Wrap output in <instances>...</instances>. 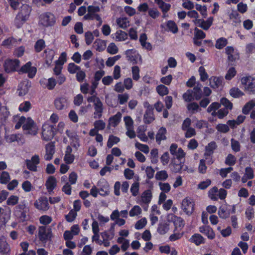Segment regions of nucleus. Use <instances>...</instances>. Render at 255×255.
<instances>
[{"instance_id": "obj_56", "label": "nucleus", "mask_w": 255, "mask_h": 255, "mask_svg": "<svg viewBox=\"0 0 255 255\" xmlns=\"http://www.w3.org/2000/svg\"><path fill=\"white\" fill-rule=\"evenodd\" d=\"M221 108V104L219 102H213L207 108V112L209 113L216 112Z\"/></svg>"}, {"instance_id": "obj_38", "label": "nucleus", "mask_w": 255, "mask_h": 255, "mask_svg": "<svg viewBox=\"0 0 255 255\" xmlns=\"http://www.w3.org/2000/svg\"><path fill=\"white\" fill-rule=\"evenodd\" d=\"M255 106V102L253 100L249 101L243 107L242 109V113L244 115H248Z\"/></svg>"}, {"instance_id": "obj_61", "label": "nucleus", "mask_w": 255, "mask_h": 255, "mask_svg": "<svg viewBox=\"0 0 255 255\" xmlns=\"http://www.w3.org/2000/svg\"><path fill=\"white\" fill-rule=\"evenodd\" d=\"M231 147L232 150L236 152H239L241 150V145L239 141L235 139L234 138H232L231 140Z\"/></svg>"}, {"instance_id": "obj_4", "label": "nucleus", "mask_w": 255, "mask_h": 255, "mask_svg": "<svg viewBox=\"0 0 255 255\" xmlns=\"http://www.w3.org/2000/svg\"><path fill=\"white\" fill-rule=\"evenodd\" d=\"M29 207L26 205L25 200L21 201L14 208V215L22 221L26 219V214L29 212Z\"/></svg>"}, {"instance_id": "obj_5", "label": "nucleus", "mask_w": 255, "mask_h": 255, "mask_svg": "<svg viewBox=\"0 0 255 255\" xmlns=\"http://www.w3.org/2000/svg\"><path fill=\"white\" fill-rule=\"evenodd\" d=\"M56 21L55 15L50 12L43 13L39 16V23L44 27L52 26L55 24Z\"/></svg>"}, {"instance_id": "obj_39", "label": "nucleus", "mask_w": 255, "mask_h": 255, "mask_svg": "<svg viewBox=\"0 0 255 255\" xmlns=\"http://www.w3.org/2000/svg\"><path fill=\"white\" fill-rule=\"evenodd\" d=\"M31 8L28 5H23L21 8L20 12L18 13V14H21V17H23L24 19L27 20Z\"/></svg>"}, {"instance_id": "obj_15", "label": "nucleus", "mask_w": 255, "mask_h": 255, "mask_svg": "<svg viewBox=\"0 0 255 255\" xmlns=\"http://www.w3.org/2000/svg\"><path fill=\"white\" fill-rule=\"evenodd\" d=\"M31 66V65H23L19 71V73H27L28 78H33L36 73L37 69Z\"/></svg>"}, {"instance_id": "obj_33", "label": "nucleus", "mask_w": 255, "mask_h": 255, "mask_svg": "<svg viewBox=\"0 0 255 255\" xmlns=\"http://www.w3.org/2000/svg\"><path fill=\"white\" fill-rule=\"evenodd\" d=\"M122 118V114L118 112L116 115L109 119V123L113 127H116L120 123Z\"/></svg>"}, {"instance_id": "obj_19", "label": "nucleus", "mask_w": 255, "mask_h": 255, "mask_svg": "<svg viewBox=\"0 0 255 255\" xmlns=\"http://www.w3.org/2000/svg\"><path fill=\"white\" fill-rule=\"evenodd\" d=\"M100 11V7L98 5H91L87 7V13L84 15L83 19L85 20L94 19V16L96 12Z\"/></svg>"}, {"instance_id": "obj_63", "label": "nucleus", "mask_w": 255, "mask_h": 255, "mask_svg": "<svg viewBox=\"0 0 255 255\" xmlns=\"http://www.w3.org/2000/svg\"><path fill=\"white\" fill-rule=\"evenodd\" d=\"M139 184L138 182H134L130 187V192L134 197L136 196L139 192Z\"/></svg>"}, {"instance_id": "obj_25", "label": "nucleus", "mask_w": 255, "mask_h": 255, "mask_svg": "<svg viewBox=\"0 0 255 255\" xmlns=\"http://www.w3.org/2000/svg\"><path fill=\"white\" fill-rule=\"evenodd\" d=\"M167 133V130L165 128L162 127L159 128L156 134V141L158 144L161 143V140H164L166 139V134Z\"/></svg>"}, {"instance_id": "obj_23", "label": "nucleus", "mask_w": 255, "mask_h": 255, "mask_svg": "<svg viewBox=\"0 0 255 255\" xmlns=\"http://www.w3.org/2000/svg\"><path fill=\"white\" fill-rule=\"evenodd\" d=\"M184 165V162L180 160L174 159L171 164V168L173 172L180 173Z\"/></svg>"}, {"instance_id": "obj_55", "label": "nucleus", "mask_w": 255, "mask_h": 255, "mask_svg": "<svg viewBox=\"0 0 255 255\" xmlns=\"http://www.w3.org/2000/svg\"><path fill=\"white\" fill-rule=\"evenodd\" d=\"M236 158L233 154L229 153L226 158L225 164L229 166H232L234 165L236 163Z\"/></svg>"}, {"instance_id": "obj_48", "label": "nucleus", "mask_w": 255, "mask_h": 255, "mask_svg": "<svg viewBox=\"0 0 255 255\" xmlns=\"http://www.w3.org/2000/svg\"><path fill=\"white\" fill-rule=\"evenodd\" d=\"M220 104H221V106L223 105L224 106V108H225L228 110H232L233 109V103L225 97L222 98L220 99Z\"/></svg>"}, {"instance_id": "obj_30", "label": "nucleus", "mask_w": 255, "mask_h": 255, "mask_svg": "<svg viewBox=\"0 0 255 255\" xmlns=\"http://www.w3.org/2000/svg\"><path fill=\"white\" fill-rule=\"evenodd\" d=\"M156 3L158 5L163 13V17H166V13L169 10L171 5L163 1V0H154Z\"/></svg>"}, {"instance_id": "obj_57", "label": "nucleus", "mask_w": 255, "mask_h": 255, "mask_svg": "<svg viewBox=\"0 0 255 255\" xmlns=\"http://www.w3.org/2000/svg\"><path fill=\"white\" fill-rule=\"evenodd\" d=\"M52 221V218L48 215H42L39 218V222L41 224L43 225V226L49 224Z\"/></svg>"}, {"instance_id": "obj_59", "label": "nucleus", "mask_w": 255, "mask_h": 255, "mask_svg": "<svg viewBox=\"0 0 255 255\" xmlns=\"http://www.w3.org/2000/svg\"><path fill=\"white\" fill-rule=\"evenodd\" d=\"M195 8L204 18L207 16V9L205 5H202L197 3L195 5Z\"/></svg>"}, {"instance_id": "obj_14", "label": "nucleus", "mask_w": 255, "mask_h": 255, "mask_svg": "<svg viewBox=\"0 0 255 255\" xmlns=\"http://www.w3.org/2000/svg\"><path fill=\"white\" fill-rule=\"evenodd\" d=\"M199 231L210 240H213L215 238V233L209 225H203L200 227Z\"/></svg>"}, {"instance_id": "obj_40", "label": "nucleus", "mask_w": 255, "mask_h": 255, "mask_svg": "<svg viewBox=\"0 0 255 255\" xmlns=\"http://www.w3.org/2000/svg\"><path fill=\"white\" fill-rule=\"evenodd\" d=\"M169 230V224L167 223H160L158 225L157 231L160 235L165 234Z\"/></svg>"}, {"instance_id": "obj_32", "label": "nucleus", "mask_w": 255, "mask_h": 255, "mask_svg": "<svg viewBox=\"0 0 255 255\" xmlns=\"http://www.w3.org/2000/svg\"><path fill=\"white\" fill-rule=\"evenodd\" d=\"M117 25L123 29H126L129 26V20L127 17H120L116 19Z\"/></svg>"}, {"instance_id": "obj_43", "label": "nucleus", "mask_w": 255, "mask_h": 255, "mask_svg": "<svg viewBox=\"0 0 255 255\" xmlns=\"http://www.w3.org/2000/svg\"><path fill=\"white\" fill-rule=\"evenodd\" d=\"M187 109L188 111L192 114L200 112L201 110L199 105L196 102H192L187 104Z\"/></svg>"}, {"instance_id": "obj_36", "label": "nucleus", "mask_w": 255, "mask_h": 255, "mask_svg": "<svg viewBox=\"0 0 255 255\" xmlns=\"http://www.w3.org/2000/svg\"><path fill=\"white\" fill-rule=\"evenodd\" d=\"M152 197V195L151 191L149 189L144 191L142 193L141 196L142 201L147 205H148L150 202Z\"/></svg>"}, {"instance_id": "obj_28", "label": "nucleus", "mask_w": 255, "mask_h": 255, "mask_svg": "<svg viewBox=\"0 0 255 255\" xmlns=\"http://www.w3.org/2000/svg\"><path fill=\"white\" fill-rule=\"evenodd\" d=\"M45 186L48 192L53 191L56 186V179L53 176H49L47 179Z\"/></svg>"}, {"instance_id": "obj_45", "label": "nucleus", "mask_w": 255, "mask_h": 255, "mask_svg": "<svg viewBox=\"0 0 255 255\" xmlns=\"http://www.w3.org/2000/svg\"><path fill=\"white\" fill-rule=\"evenodd\" d=\"M120 141V138L119 137L111 134L109 135L108 140L107 147L109 148H111L114 144L118 143Z\"/></svg>"}, {"instance_id": "obj_18", "label": "nucleus", "mask_w": 255, "mask_h": 255, "mask_svg": "<svg viewBox=\"0 0 255 255\" xmlns=\"http://www.w3.org/2000/svg\"><path fill=\"white\" fill-rule=\"evenodd\" d=\"M68 104V99L65 96L57 97L54 101V106L58 110H62L67 108Z\"/></svg>"}, {"instance_id": "obj_60", "label": "nucleus", "mask_w": 255, "mask_h": 255, "mask_svg": "<svg viewBox=\"0 0 255 255\" xmlns=\"http://www.w3.org/2000/svg\"><path fill=\"white\" fill-rule=\"evenodd\" d=\"M107 50L108 53L111 54H115L118 53L119 49L115 43L112 42L108 45Z\"/></svg>"}, {"instance_id": "obj_26", "label": "nucleus", "mask_w": 255, "mask_h": 255, "mask_svg": "<svg viewBox=\"0 0 255 255\" xmlns=\"http://www.w3.org/2000/svg\"><path fill=\"white\" fill-rule=\"evenodd\" d=\"M190 241L196 246H199L205 243V239L200 234L196 233L191 236Z\"/></svg>"}, {"instance_id": "obj_21", "label": "nucleus", "mask_w": 255, "mask_h": 255, "mask_svg": "<svg viewBox=\"0 0 255 255\" xmlns=\"http://www.w3.org/2000/svg\"><path fill=\"white\" fill-rule=\"evenodd\" d=\"M153 111V109L151 107L149 106L147 108L143 116V121L145 124H149L155 120Z\"/></svg>"}, {"instance_id": "obj_11", "label": "nucleus", "mask_w": 255, "mask_h": 255, "mask_svg": "<svg viewBox=\"0 0 255 255\" xmlns=\"http://www.w3.org/2000/svg\"><path fill=\"white\" fill-rule=\"evenodd\" d=\"M34 207L39 210L47 211L48 210L49 204L46 197H40L34 203Z\"/></svg>"}, {"instance_id": "obj_10", "label": "nucleus", "mask_w": 255, "mask_h": 255, "mask_svg": "<svg viewBox=\"0 0 255 255\" xmlns=\"http://www.w3.org/2000/svg\"><path fill=\"white\" fill-rule=\"evenodd\" d=\"M126 55L128 60L133 63L137 64L141 62V56L135 49H129L126 51Z\"/></svg>"}, {"instance_id": "obj_58", "label": "nucleus", "mask_w": 255, "mask_h": 255, "mask_svg": "<svg viewBox=\"0 0 255 255\" xmlns=\"http://www.w3.org/2000/svg\"><path fill=\"white\" fill-rule=\"evenodd\" d=\"M19 200V198L18 196L15 195H11L9 197L6 201V204L8 206H14L16 205Z\"/></svg>"}, {"instance_id": "obj_46", "label": "nucleus", "mask_w": 255, "mask_h": 255, "mask_svg": "<svg viewBox=\"0 0 255 255\" xmlns=\"http://www.w3.org/2000/svg\"><path fill=\"white\" fill-rule=\"evenodd\" d=\"M218 189L216 186H214L209 190L208 194V197L213 201H216L218 200Z\"/></svg>"}, {"instance_id": "obj_22", "label": "nucleus", "mask_w": 255, "mask_h": 255, "mask_svg": "<svg viewBox=\"0 0 255 255\" xmlns=\"http://www.w3.org/2000/svg\"><path fill=\"white\" fill-rule=\"evenodd\" d=\"M95 112L94 113V118L100 119L103 112V105L100 99H98L96 103L94 104Z\"/></svg>"}, {"instance_id": "obj_8", "label": "nucleus", "mask_w": 255, "mask_h": 255, "mask_svg": "<svg viewBox=\"0 0 255 255\" xmlns=\"http://www.w3.org/2000/svg\"><path fill=\"white\" fill-rule=\"evenodd\" d=\"M241 82L247 91L252 93L255 92V78L250 76L244 77L241 79Z\"/></svg>"}, {"instance_id": "obj_49", "label": "nucleus", "mask_w": 255, "mask_h": 255, "mask_svg": "<svg viewBox=\"0 0 255 255\" xmlns=\"http://www.w3.org/2000/svg\"><path fill=\"white\" fill-rule=\"evenodd\" d=\"M156 90L157 93L161 96L167 95L169 93L168 88L162 84L157 86Z\"/></svg>"}, {"instance_id": "obj_12", "label": "nucleus", "mask_w": 255, "mask_h": 255, "mask_svg": "<svg viewBox=\"0 0 255 255\" xmlns=\"http://www.w3.org/2000/svg\"><path fill=\"white\" fill-rule=\"evenodd\" d=\"M57 82L55 78L51 77L47 79L43 78L39 80L40 85L44 88L49 90H53L56 85Z\"/></svg>"}, {"instance_id": "obj_37", "label": "nucleus", "mask_w": 255, "mask_h": 255, "mask_svg": "<svg viewBox=\"0 0 255 255\" xmlns=\"http://www.w3.org/2000/svg\"><path fill=\"white\" fill-rule=\"evenodd\" d=\"M192 90L193 93L195 100L198 101L201 99L203 93L201 89V84H197V85L194 87Z\"/></svg>"}, {"instance_id": "obj_29", "label": "nucleus", "mask_w": 255, "mask_h": 255, "mask_svg": "<svg viewBox=\"0 0 255 255\" xmlns=\"http://www.w3.org/2000/svg\"><path fill=\"white\" fill-rule=\"evenodd\" d=\"M10 251L8 244L3 237L0 238V253L4 255L7 254Z\"/></svg>"}, {"instance_id": "obj_34", "label": "nucleus", "mask_w": 255, "mask_h": 255, "mask_svg": "<svg viewBox=\"0 0 255 255\" xmlns=\"http://www.w3.org/2000/svg\"><path fill=\"white\" fill-rule=\"evenodd\" d=\"M229 113V110L225 109H219L218 112H212L211 115L213 117L217 116L219 119H223L226 117Z\"/></svg>"}, {"instance_id": "obj_1", "label": "nucleus", "mask_w": 255, "mask_h": 255, "mask_svg": "<svg viewBox=\"0 0 255 255\" xmlns=\"http://www.w3.org/2000/svg\"><path fill=\"white\" fill-rule=\"evenodd\" d=\"M55 126L44 123L42 127L41 139L46 141H50L56 133V129Z\"/></svg>"}, {"instance_id": "obj_53", "label": "nucleus", "mask_w": 255, "mask_h": 255, "mask_svg": "<svg viewBox=\"0 0 255 255\" xmlns=\"http://www.w3.org/2000/svg\"><path fill=\"white\" fill-rule=\"evenodd\" d=\"M20 41V39H19L18 41ZM17 44H18V41L13 38H8L2 42V45L6 47H10L11 46H15Z\"/></svg>"}, {"instance_id": "obj_42", "label": "nucleus", "mask_w": 255, "mask_h": 255, "mask_svg": "<svg viewBox=\"0 0 255 255\" xmlns=\"http://www.w3.org/2000/svg\"><path fill=\"white\" fill-rule=\"evenodd\" d=\"M68 133H69V130H67L66 131V133L67 135L70 138L71 145L72 147H76V148L79 147L80 146V144H79V139L78 137V136L77 135L70 136Z\"/></svg>"}, {"instance_id": "obj_31", "label": "nucleus", "mask_w": 255, "mask_h": 255, "mask_svg": "<svg viewBox=\"0 0 255 255\" xmlns=\"http://www.w3.org/2000/svg\"><path fill=\"white\" fill-rule=\"evenodd\" d=\"M222 83L223 78L221 77H211L210 79V85L213 89L218 88Z\"/></svg>"}, {"instance_id": "obj_24", "label": "nucleus", "mask_w": 255, "mask_h": 255, "mask_svg": "<svg viewBox=\"0 0 255 255\" xmlns=\"http://www.w3.org/2000/svg\"><path fill=\"white\" fill-rule=\"evenodd\" d=\"M147 36L145 33H142L139 37V42L143 48L150 51L152 49L151 44L147 41Z\"/></svg>"}, {"instance_id": "obj_9", "label": "nucleus", "mask_w": 255, "mask_h": 255, "mask_svg": "<svg viewBox=\"0 0 255 255\" xmlns=\"http://www.w3.org/2000/svg\"><path fill=\"white\" fill-rule=\"evenodd\" d=\"M195 204L191 199L186 198L182 203V208L188 215H191L194 210Z\"/></svg>"}, {"instance_id": "obj_62", "label": "nucleus", "mask_w": 255, "mask_h": 255, "mask_svg": "<svg viewBox=\"0 0 255 255\" xmlns=\"http://www.w3.org/2000/svg\"><path fill=\"white\" fill-rule=\"evenodd\" d=\"M208 122L204 120H197L195 126V127L198 129H201L203 128H207L208 127Z\"/></svg>"}, {"instance_id": "obj_35", "label": "nucleus", "mask_w": 255, "mask_h": 255, "mask_svg": "<svg viewBox=\"0 0 255 255\" xmlns=\"http://www.w3.org/2000/svg\"><path fill=\"white\" fill-rule=\"evenodd\" d=\"M173 223L175 226V231L179 229L181 230L185 225L184 220L180 217L175 216L173 218Z\"/></svg>"}, {"instance_id": "obj_16", "label": "nucleus", "mask_w": 255, "mask_h": 255, "mask_svg": "<svg viewBox=\"0 0 255 255\" xmlns=\"http://www.w3.org/2000/svg\"><path fill=\"white\" fill-rule=\"evenodd\" d=\"M97 186L99 194L102 196H106L109 194V185L108 182L105 179L100 180L97 183Z\"/></svg>"}, {"instance_id": "obj_17", "label": "nucleus", "mask_w": 255, "mask_h": 255, "mask_svg": "<svg viewBox=\"0 0 255 255\" xmlns=\"http://www.w3.org/2000/svg\"><path fill=\"white\" fill-rule=\"evenodd\" d=\"M213 20L214 18L213 17H209L206 20L201 19H195L193 22L195 24L197 25L203 29L208 30L212 25Z\"/></svg>"}, {"instance_id": "obj_7", "label": "nucleus", "mask_w": 255, "mask_h": 255, "mask_svg": "<svg viewBox=\"0 0 255 255\" xmlns=\"http://www.w3.org/2000/svg\"><path fill=\"white\" fill-rule=\"evenodd\" d=\"M217 148V145L215 141H212L209 142L205 146V151L204 154L205 160H208V157H211L209 160L207 161L209 164H211L213 163L212 160V155L214 152V150Z\"/></svg>"}, {"instance_id": "obj_47", "label": "nucleus", "mask_w": 255, "mask_h": 255, "mask_svg": "<svg viewBox=\"0 0 255 255\" xmlns=\"http://www.w3.org/2000/svg\"><path fill=\"white\" fill-rule=\"evenodd\" d=\"M230 95L234 98H239L243 96L244 94L238 88L233 87L230 90Z\"/></svg>"}, {"instance_id": "obj_3", "label": "nucleus", "mask_w": 255, "mask_h": 255, "mask_svg": "<svg viewBox=\"0 0 255 255\" xmlns=\"http://www.w3.org/2000/svg\"><path fill=\"white\" fill-rule=\"evenodd\" d=\"M38 237L39 240L45 244L50 241L52 238V229L50 227L39 226L38 228Z\"/></svg>"}, {"instance_id": "obj_27", "label": "nucleus", "mask_w": 255, "mask_h": 255, "mask_svg": "<svg viewBox=\"0 0 255 255\" xmlns=\"http://www.w3.org/2000/svg\"><path fill=\"white\" fill-rule=\"evenodd\" d=\"M114 40L117 41H123L128 39L127 33L122 30H119L112 35Z\"/></svg>"}, {"instance_id": "obj_51", "label": "nucleus", "mask_w": 255, "mask_h": 255, "mask_svg": "<svg viewBox=\"0 0 255 255\" xmlns=\"http://www.w3.org/2000/svg\"><path fill=\"white\" fill-rule=\"evenodd\" d=\"M228 44V40L224 37H221L216 40L215 47L216 48L221 49Z\"/></svg>"}, {"instance_id": "obj_52", "label": "nucleus", "mask_w": 255, "mask_h": 255, "mask_svg": "<svg viewBox=\"0 0 255 255\" xmlns=\"http://www.w3.org/2000/svg\"><path fill=\"white\" fill-rule=\"evenodd\" d=\"M183 99L185 102H190L195 100L193 93L192 90H188L183 95Z\"/></svg>"}, {"instance_id": "obj_20", "label": "nucleus", "mask_w": 255, "mask_h": 255, "mask_svg": "<svg viewBox=\"0 0 255 255\" xmlns=\"http://www.w3.org/2000/svg\"><path fill=\"white\" fill-rule=\"evenodd\" d=\"M46 153L44 155V159L46 160H50L55 153V145L54 142H50L47 143L45 146Z\"/></svg>"}, {"instance_id": "obj_13", "label": "nucleus", "mask_w": 255, "mask_h": 255, "mask_svg": "<svg viewBox=\"0 0 255 255\" xmlns=\"http://www.w3.org/2000/svg\"><path fill=\"white\" fill-rule=\"evenodd\" d=\"M228 58L230 62H236L240 57L239 53L233 46H227L225 49Z\"/></svg>"}, {"instance_id": "obj_41", "label": "nucleus", "mask_w": 255, "mask_h": 255, "mask_svg": "<svg viewBox=\"0 0 255 255\" xmlns=\"http://www.w3.org/2000/svg\"><path fill=\"white\" fill-rule=\"evenodd\" d=\"M32 108L31 104L29 101H24L21 103L19 107L18 110L21 112H28Z\"/></svg>"}, {"instance_id": "obj_54", "label": "nucleus", "mask_w": 255, "mask_h": 255, "mask_svg": "<svg viewBox=\"0 0 255 255\" xmlns=\"http://www.w3.org/2000/svg\"><path fill=\"white\" fill-rule=\"evenodd\" d=\"M10 180V176L8 172L2 171L0 175V183L6 184Z\"/></svg>"}, {"instance_id": "obj_44", "label": "nucleus", "mask_w": 255, "mask_h": 255, "mask_svg": "<svg viewBox=\"0 0 255 255\" xmlns=\"http://www.w3.org/2000/svg\"><path fill=\"white\" fill-rule=\"evenodd\" d=\"M166 26L168 31L175 34L178 31V28L176 23L173 20H168L166 22Z\"/></svg>"}, {"instance_id": "obj_6", "label": "nucleus", "mask_w": 255, "mask_h": 255, "mask_svg": "<svg viewBox=\"0 0 255 255\" xmlns=\"http://www.w3.org/2000/svg\"><path fill=\"white\" fill-rule=\"evenodd\" d=\"M236 212L235 206H233L222 205L219 208L218 214L220 218L226 219L229 218L231 214H235Z\"/></svg>"}, {"instance_id": "obj_2", "label": "nucleus", "mask_w": 255, "mask_h": 255, "mask_svg": "<svg viewBox=\"0 0 255 255\" xmlns=\"http://www.w3.org/2000/svg\"><path fill=\"white\" fill-rule=\"evenodd\" d=\"M24 133L26 135H36L38 133V128L35 122L30 118L28 117L26 121L22 127Z\"/></svg>"}, {"instance_id": "obj_64", "label": "nucleus", "mask_w": 255, "mask_h": 255, "mask_svg": "<svg viewBox=\"0 0 255 255\" xmlns=\"http://www.w3.org/2000/svg\"><path fill=\"white\" fill-rule=\"evenodd\" d=\"M141 213V209L139 206H134L129 211V215L130 217H134L140 214Z\"/></svg>"}, {"instance_id": "obj_50", "label": "nucleus", "mask_w": 255, "mask_h": 255, "mask_svg": "<svg viewBox=\"0 0 255 255\" xmlns=\"http://www.w3.org/2000/svg\"><path fill=\"white\" fill-rule=\"evenodd\" d=\"M155 177L157 180L165 181L168 178V174L166 170H161L156 173Z\"/></svg>"}]
</instances>
